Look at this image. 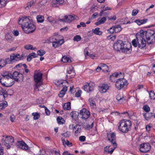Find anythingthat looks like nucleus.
Returning a JSON list of instances; mask_svg holds the SVG:
<instances>
[{"label":"nucleus","mask_w":155,"mask_h":155,"mask_svg":"<svg viewBox=\"0 0 155 155\" xmlns=\"http://www.w3.org/2000/svg\"><path fill=\"white\" fill-rule=\"evenodd\" d=\"M86 137L84 136H81L79 137V140L82 142H84L85 140Z\"/></svg>","instance_id":"60"},{"label":"nucleus","mask_w":155,"mask_h":155,"mask_svg":"<svg viewBox=\"0 0 155 155\" xmlns=\"http://www.w3.org/2000/svg\"><path fill=\"white\" fill-rule=\"evenodd\" d=\"M111 10V8L110 7H106L105 8H104L100 12V13H99V15L100 16H103V14L104 12L105 11L108 10Z\"/></svg>","instance_id":"39"},{"label":"nucleus","mask_w":155,"mask_h":155,"mask_svg":"<svg viewBox=\"0 0 155 155\" xmlns=\"http://www.w3.org/2000/svg\"><path fill=\"white\" fill-rule=\"evenodd\" d=\"M89 101L90 102L91 106L93 108H95L96 107V105L94 101L92 99H89Z\"/></svg>","instance_id":"38"},{"label":"nucleus","mask_w":155,"mask_h":155,"mask_svg":"<svg viewBox=\"0 0 155 155\" xmlns=\"http://www.w3.org/2000/svg\"><path fill=\"white\" fill-rule=\"evenodd\" d=\"M128 84L127 80L124 78L119 79L116 81L115 87L118 90L124 88L127 86Z\"/></svg>","instance_id":"7"},{"label":"nucleus","mask_w":155,"mask_h":155,"mask_svg":"<svg viewBox=\"0 0 155 155\" xmlns=\"http://www.w3.org/2000/svg\"><path fill=\"white\" fill-rule=\"evenodd\" d=\"M79 114L81 119L86 120L90 116L89 111L86 108H83L80 111Z\"/></svg>","instance_id":"8"},{"label":"nucleus","mask_w":155,"mask_h":155,"mask_svg":"<svg viewBox=\"0 0 155 155\" xmlns=\"http://www.w3.org/2000/svg\"><path fill=\"white\" fill-rule=\"evenodd\" d=\"M18 23L21 25L23 30L26 33H32L36 29V26L33 23L32 20L26 16L19 20Z\"/></svg>","instance_id":"2"},{"label":"nucleus","mask_w":155,"mask_h":155,"mask_svg":"<svg viewBox=\"0 0 155 155\" xmlns=\"http://www.w3.org/2000/svg\"><path fill=\"white\" fill-rule=\"evenodd\" d=\"M100 28H95L94 29H93L92 30V32L91 31H89V33H91V34H92V33H94V34L98 35H102V32L100 31Z\"/></svg>","instance_id":"22"},{"label":"nucleus","mask_w":155,"mask_h":155,"mask_svg":"<svg viewBox=\"0 0 155 155\" xmlns=\"http://www.w3.org/2000/svg\"><path fill=\"white\" fill-rule=\"evenodd\" d=\"M138 12V10H136L135 9H134L133 11L132 15L133 16H135L137 14Z\"/></svg>","instance_id":"62"},{"label":"nucleus","mask_w":155,"mask_h":155,"mask_svg":"<svg viewBox=\"0 0 155 155\" xmlns=\"http://www.w3.org/2000/svg\"><path fill=\"white\" fill-rule=\"evenodd\" d=\"M67 90V87L64 86L63 89L61 91L60 93L59 94V96L60 97H62L65 94L66 91Z\"/></svg>","instance_id":"24"},{"label":"nucleus","mask_w":155,"mask_h":155,"mask_svg":"<svg viewBox=\"0 0 155 155\" xmlns=\"http://www.w3.org/2000/svg\"><path fill=\"white\" fill-rule=\"evenodd\" d=\"M43 74L42 73L38 72L37 71H35L34 78L35 82L36 83L35 84V90L39 91L38 87L39 86L38 85V83L41 82Z\"/></svg>","instance_id":"6"},{"label":"nucleus","mask_w":155,"mask_h":155,"mask_svg":"<svg viewBox=\"0 0 155 155\" xmlns=\"http://www.w3.org/2000/svg\"><path fill=\"white\" fill-rule=\"evenodd\" d=\"M1 141L7 149L10 147V145H12L14 142V139L12 136H8L5 134L1 136Z\"/></svg>","instance_id":"5"},{"label":"nucleus","mask_w":155,"mask_h":155,"mask_svg":"<svg viewBox=\"0 0 155 155\" xmlns=\"http://www.w3.org/2000/svg\"><path fill=\"white\" fill-rule=\"evenodd\" d=\"M11 63V60L9 58H6L5 59L1 60V67L5 66L6 64Z\"/></svg>","instance_id":"19"},{"label":"nucleus","mask_w":155,"mask_h":155,"mask_svg":"<svg viewBox=\"0 0 155 155\" xmlns=\"http://www.w3.org/2000/svg\"><path fill=\"white\" fill-rule=\"evenodd\" d=\"M57 120L58 123L60 124H63L65 122L64 119L61 117H58L57 118Z\"/></svg>","instance_id":"42"},{"label":"nucleus","mask_w":155,"mask_h":155,"mask_svg":"<svg viewBox=\"0 0 155 155\" xmlns=\"http://www.w3.org/2000/svg\"><path fill=\"white\" fill-rule=\"evenodd\" d=\"M7 2V0H1V5L2 7L5 6Z\"/></svg>","instance_id":"48"},{"label":"nucleus","mask_w":155,"mask_h":155,"mask_svg":"<svg viewBox=\"0 0 155 155\" xmlns=\"http://www.w3.org/2000/svg\"><path fill=\"white\" fill-rule=\"evenodd\" d=\"M153 33V31L148 30L147 31H143L141 30L136 34V38L138 44V47L142 49L146 45L145 37L147 42L148 45H150L153 42V38H154Z\"/></svg>","instance_id":"1"},{"label":"nucleus","mask_w":155,"mask_h":155,"mask_svg":"<svg viewBox=\"0 0 155 155\" xmlns=\"http://www.w3.org/2000/svg\"><path fill=\"white\" fill-rule=\"evenodd\" d=\"M123 44L122 41L120 40H118L117 42L114 43L113 45L114 48L116 50L118 51L121 50Z\"/></svg>","instance_id":"13"},{"label":"nucleus","mask_w":155,"mask_h":155,"mask_svg":"<svg viewBox=\"0 0 155 155\" xmlns=\"http://www.w3.org/2000/svg\"><path fill=\"white\" fill-rule=\"evenodd\" d=\"M58 38L55 35H54L53 36H52L50 37L49 38V41L50 43H52L54 41H55L58 39Z\"/></svg>","instance_id":"40"},{"label":"nucleus","mask_w":155,"mask_h":155,"mask_svg":"<svg viewBox=\"0 0 155 155\" xmlns=\"http://www.w3.org/2000/svg\"><path fill=\"white\" fill-rule=\"evenodd\" d=\"M8 103L6 101H3L2 103H1V107H2L1 109L2 110L4 109L8 106Z\"/></svg>","instance_id":"43"},{"label":"nucleus","mask_w":155,"mask_h":155,"mask_svg":"<svg viewBox=\"0 0 155 155\" xmlns=\"http://www.w3.org/2000/svg\"><path fill=\"white\" fill-rule=\"evenodd\" d=\"M60 38L53 42L52 45L54 48H56L61 46L64 42L63 38L62 36H59Z\"/></svg>","instance_id":"11"},{"label":"nucleus","mask_w":155,"mask_h":155,"mask_svg":"<svg viewBox=\"0 0 155 155\" xmlns=\"http://www.w3.org/2000/svg\"><path fill=\"white\" fill-rule=\"evenodd\" d=\"M101 67L102 70L104 71L108 72V66L104 64H101L99 65Z\"/></svg>","instance_id":"34"},{"label":"nucleus","mask_w":155,"mask_h":155,"mask_svg":"<svg viewBox=\"0 0 155 155\" xmlns=\"http://www.w3.org/2000/svg\"><path fill=\"white\" fill-rule=\"evenodd\" d=\"M83 89H84L85 91L88 92L93 90L94 87L92 84L90 83L89 84L87 83L83 87Z\"/></svg>","instance_id":"16"},{"label":"nucleus","mask_w":155,"mask_h":155,"mask_svg":"<svg viewBox=\"0 0 155 155\" xmlns=\"http://www.w3.org/2000/svg\"><path fill=\"white\" fill-rule=\"evenodd\" d=\"M61 61L65 63H70L71 62V60L68 57L66 56H64L62 58Z\"/></svg>","instance_id":"37"},{"label":"nucleus","mask_w":155,"mask_h":155,"mask_svg":"<svg viewBox=\"0 0 155 155\" xmlns=\"http://www.w3.org/2000/svg\"><path fill=\"white\" fill-rule=\"evenodd\" d=\"M114 28L113 26L112 27L110 28L109 30H108V32H109L110 34H113L114 32H115V31H114Z\"/></svg>","instance_id":"54"},{"label":"nucleus","mask_w":155,"mask_h":155,"mask_svg":"<svg viewBox=\"0 0 155 155\" xmlns=\"http://www.w3.org/2000/svg\"><path fill=\"white\" fill-rule=\"evenodd\" d=\"M93 123H92L91 125H87L85 127V128L87 129L92 128L93 127Z\"/></svg>","instance_id":"61"},{"label":"nucleus","mask_w":155,"mask_h":155,"mask_svg":"<svg viewBox=\"0 0 155 155\" xmlns=\"http://www.w3.org/2000/svg\"><path fill=\"white\" fill-rule=\"evenodd\" d=\"M25 48L27 50L31 49L32 50H35L36 48H33L32 46L31 45H28L25 46Z\"/></svg>","instance_id":"41"},{"label":"nucleus","mask_w":155,"mask_h":155,"mask_svg":"<svg viewBox=\"0 0 155 155\" xmlns=\"http://www.w3.org/2000/svg\"><path fill=\"white\" fill-rule=\"evenodd\" d=\"M131 45L130 44L127 45L123 44L122 48L121 49L123 52L127 54H128L130 53V49L129 48Z\"/></svg>","instance_id":"17"},{"label":"nucleus","mask_w":155,"mask_h":155,"mask_svg":"<svg viewBox=\"0 0 155 155\" xmlns=\"http://www.w3.org/2000/svg\"><path fill=\"white\" fill-rule=\"evenodd\" d=\"M13 33V34L16 36H18L19 34V32L17 30L14 31Z\"/></svg>","instance_id":"64"},{"label":"nucleus","mask_w":155,"mask_h":155,"mask_svg":"<svg viewBox=\"0 0 155 155\" xmlns=\"http://www.w3.org/2000/svg\"><path fill=\"white\" fill-rule=\"evenodd\" d=\"M107 136L108 140L112 144L115 145V143H117L116 134L114 133H107Z\"/></svg>","instance_id":"9"},{"label":"nucleus","mask_w":155,"mask_h":155,"mask_svg":"<svg viewBox=\"0 0 155 155\" xmlns=\"http://www.w3.org/2000/svg\"><path fill=\"white\" fill-rule=\"evenodd\" d=\"M65 22L70 23L74 19V16L72 15H66L64 16Z\"/></svg>","instance_id":"20"},{"label":"nucleus","mask_w":155,"mask_h":155,"mask_svg":"<svg viewBox=\"0 0 155 155\" xmlns=\"http://www.w3.org/2000/svg\"><path fill=\"white\" fill-rule=\"evenodd\" d=\"M25 56H23V55L21 56L19 54H13L10 55V60L11 62L13 61H17L21 60L22 58H25Z\"/></svg>","instance_id":"12"},{"label":"nucleus","mask_w":155,"mask_h":155,"mask_svg":"<svg viewBox=\"0 0 155 155\" xmlns=\"http://www.w3.org/2000/svg\"><path fill=\"white\" fill-rule=\"evenodd\" d=\"M75 130V134H78L81 133V126L78 124H77L74 126V130Z\"/></svg>","instance_id":"21"},{"label":"nucleus","mask_w":155,"mask_h":155,"mask_svg":"<svg viewBox=\"0 0 155 155\" xmlns=\"http://www.w3.org/2000/svg\"><path fill=\"white\" fill-rule=\"evenodd\" d=\"M127 113L128 115V116L129 117H131V116H132V115H134V112H133V111H129L128 112H124V114H125V113Z\"/></svg>","instance_id":"57"},{"label":"nucleus","mask_w":155,"mask_h":155,"mask_svg":"<svg viewBox=\"0 0 155 155\" xmlns=\"http://www.w3.org/2000/svg\"><path fill=\"white\" fill-rule=\"evenodd\" d=\"M122 73H115L113 74L112 75H110V79L111 82H115L116 80V78L118 76H120V74H121Z\"/></svg>","instance_id":"18"},{"label":"nucleus","mask_w":155,"mask_h":155,"mask_svg":"<svg viewBox=\"0 0 155 155\" xmlns=\"http://www.w3.org/2000/svg\"><path fill=\"white\" fill-rule=\"evenodd\" d=\"M48 21L51 24L52 23H56V21L54 18L51 16H48L47 18Z\"/></svg>","instance_id":"30"},{"label":"nucleus","mask_w":155,"mask_h":155,"mask_svg":"<svg viewBox=\"0 0 155 155\" xmlns=\"http://www.w3.org/2000/svg\"><path fill=\"white\" fill-rule=\"evenodd\" d=\"M32 115L34 116L33 118L35 120H36L38 119L40 117L39 114L37 112L32 113Z\"/></svg>","instance_id":"45"},{"label":"nucleus","mask_w":155,"mask_h":155,"mask_svg":"<svg viewBox=\"0 0 155 155\" xmlns=\"http://www.w3.org/2000/svg\"><path fill=\"white\" fill-rule=\"evenodd\" d=\"M131 124L130 120H124L120 122L118 128L120 131L124 133H127L129 130Z\"/></svg>","instance_id":"4"},{"label":"nucleus","mask_w":155,"mask_h":155,"mask_svg":"<svg viewBox=\"0 0 155 155\" xmlns=\"http://www.w3.org/2000/svg\"><path fill=\"white\" fill-rule=\"evenodd\" d=\"M29 54L33 58H37L38 57V55L37 54L34 52H32L30 54Z\"/></svg>","instance_id":"59"},{"label":"nucleus","mask_w":155,"mask_h":155,"mask_svg":"<svg viewBox=\"0 0 155 155\" xmlns=\"http://www.w3.org/2000/svg\"><path fill=\"white\" fill-rule=\"evenodd\" d=\"M114 31L115 33H117L120 31L122 29L121 26L120 25H116L114 26Z\"/></svg>","instance_id":"35"},{"label":"nucleus","mask_w":155,"mask_h":155,"mask_svg":"<svg viewBox=\"0 0 155 155\" xmlns=\"http://www.w3.org/2000/svg\"><path fill=\"white\" fill-rule=\"evenodd\" d=\"M64 110H69L71 109V103L69 102L64 104L63 106Z\"/></svg>","instance_id":"29"},{"label":"nucleus","mask_w":155,"mask_h":155,"mask_svg":"<svg viewBox=\"0 0 155 155\" xmlns=\"http://www.w3.org/2000/svg\"><path fill=\"white\" fill-rule=\"evenodd\" d=\"M5 39L6 41H11L14 40V38L8 33L5 35Z\"/></svg>","instance_id":"27"},{"label":"nucleus","mask_w":155,"mask_h":155,"mask_svg":"<svg viewBox=\"0 0 155 155\" xmlns=\"http://www.w3.org/2000/svg\"><path fill=\"white\" fill-rule=\"evenodd\" d=\"M149 96L151 99H154L155 98V94L153 91H151L149 93Z\"/></svg>","instance_id":"46"},{"label":"nucleus","mask_w":155,"mask_h":155,"mask_svg":"<svg viewBox=\"0 0 155 155\" xmlns=\"http://www.w3.org/2000/svg\"><path fill=\"white\" fill-rule=\"evenodd\" d=\"M112 145L113 146V147L111 149V150H108V153L112 154L114 150L117 147V143H115V145L114 144H112Z\"/></svg>","instance_id":"47"},{"label":"nucleus","mask_w":155,"mask_h":155,"mask_svg":"<svg viewBox=\"0 0 155 155\" xmlns=\"http://www.w3.org/2000/svg\"><path fill=\"white\" fill-rule=\"evenodd\" d=\"M36 0H32L31 2L27 3V7L30 8L33 6L35 4Z\"/></svg>","instance_id":"44"},{"label":"nucleus","mask_w":155,"mask_h":155,"mask_svg":"<svg viewBox=\"0 0 155 155\" xmlns=\"http://www.w3.org/2000/svg\"><path fill=\"white\" fill-rule=\"evenodd\" d=\"M138 99H136L135 97L134 96L131 97L130 98L128 101H129L132 104H134L137 101Z\"/></svg>","instance_id":"33"},{"label":"nucleus","mask_w":155,"mask_h":155,"mask_svg":"<svg viewBox=\"0 0 155 155\" xmlns=\"http://www.w3.org/2000/svg\"><path fill=\"white\" fill-rule=\"evenodd\" d=\"M1 84H2L4 87H9L11 86L14 84V83L13 82L10 85L6 84L4 83H2V81H1Z\"/></svg>","instance_id":"58"},{"label":"nucleus","mask_w":155,"mask_h":155,"mask_svg":"<svg viewBox=\"0 0 155 155\" xmlns=\"http://www.w3.org/2000/svg\"><path fill=\"white\" fill-rule=\"evenodd\" d=\"M36 18L37 22L38 23H42L44 21V17L41 15H37Z\"/></svg>","instance_id":"28"},{"label":"nucleus","mask_w":155,"mask_h":155,"mask_svg":"<svg viewBox=\"0 0 155 155\" xmlns=\"http://www.w3.org/2000/svg\"><path fill=\"white\" fill-rule=\"evenodd\" d=\"M43 107H44L45 108V113L47 115H49L50 114V110L47 108L44 105L43 106Z\"/></svg>","instance_id":"56"},{"label":"nucleus","mask_w":155,"mask_h":155,"mask_svg":"<svg viewBox=\"0 0 155 155\" xmlns=\"http://www.w3.org/2000/svg\"><path fill=\"white\" fill-rule=\"evenodd\" d=\"M18 147L23 150H28V146L23 141H18L17 143Z\"/></svg>","instance_id":"14"},{"label":"nucleus","mask_w":155,"mask_h":155,"mask_svg":"<svg viewBox=\"0 0 155 155\" xmlns=\"http://www.w3.org/2000/svg\"><path fill=\"white\" fill-rule=\"evenodd\" d=\"M143 115L145 119L147 120L150 119L153 116L152 113H147L144 114Z\"/></svg>","instance_id":"25"},{"label":"nucleus","mask_w":155,"mask_h":155,"mask_svg":"<svg viewBox=\"0 0 155 155\" xmlns=\"http://www.w3.org/2000/svg\"><path fill=\"white\" fill-rule=\"evenodd\" d=\"M62 143L63 144L64 146H65L66 145H68V146H71L72 145V144L71 143H70L69 141L66 140V141L64 140V139L62 138Z\"/></svg>","instance_id":"31"},{"label":"nucleus","mask_w":155,"mask_h":155,"mask_svg":"<svg viewBox=\"0 0 155 155\" xmlns=\"http://www.w3.org/2000/svg\"><path fill=\"white\" fill-rule=\"evenodd\" d=\"M143 108V110L147 112H149L150 110L149 107L147 105H145L144 106Z\"/></svg>","instance_id":"53"},{"label":"nucleus","mask_w":155,"mask_h":155,"mask_svg":"<svg viewBox=\"0 0 155 155\" xmlns=\"http://www.w3.org/2000/svg\"><path fill=\"white\" fill-rule=\"evenodd\" d=\"M81 90H79L78 91V92L76 93H75V96L77 97H79L81 94Z\"/></svg>","instance_id":"63"},{"label":"nucleus","mask_w":155,"mask_h":155,"mask_svg":"<svg viewBox=\"0 0 155 155\" xmlns=\"http://www.w3.org/2000/svg\"><path fill=\"white\" fill-rule=\"evenodd\" d=\"M100 90L101 91V92L104 93L107 92V91L109 89V86L106 84H101L98 86Z\"/></svg>","instance_id":"15"},{"label":"nucleus","mask_w":155,"mask_h":155,"mask_svg":"<svg viewBox=\"0 0 155 155\" xmlns=\"http://www.w3.org/2000/svg\"><path fill=\"white\" fill-rule=\"evenodd\" d=\"M106 20V17H104L101 18L98 21L96 22L95 23V24L97 25H98L101 24H103L105 22Z\"/></svg>","instance_id":"26"},{"label":"nucleus","mask_w":155,"mask_h":155,"mask_svg":"<svg viewBox=\"0 0 155 155\" xmlns=\"http://www.w3.org/2000/svg\"><path fill=\"white\" fill-rule=\"evenodd\" d=\"M150 148V146L149 143H145L140 145V150L141 152L145 153L148 151Z\"/></svg>","instance_id":"10"},{"label":"nucleus","mask_w":155,"mask_h":155,"mask_svg":"<svg viewBox=\"0 0 155 155\" xmlns=\"http://www.w3.org/2000/svg\"><path fill=\"white\" fill-rule=\"evenodd\" d=\"M2 90H1V93H2V94H1V97H2L5 99V98H6L8 96V94L7 91L6 90H3L2 88H1Z\"/></svg>","instance_id":"32"},{"label":"nucleus","mask_w":155,"mask_h":155,"mask_svg":"<svg viewBox=\"0 0 155 155\" xmlns=\"http://www.w3.org/2000/svg\"><path fill=\"white\" fill-rule=\"evenodd\" d=\"M67 73L68 74H72L73 75L74 74L75 72L72 67H71L68 68L67 69Z\"/></svg>","instance_id":"36"},{"label":"nucleus","mask_w":155,"mask_h":155,"mask_svg":"<svg viewBox=\"0 0 155 155\" xmlns=\"http://www.w3.org/2000/svg\"><path fill=\"white\" fill-rule=\"evenodd\" d=\"M147 19H145L143 20L137 19L135 21V22L139 25L143 24L147 22Z\"/></svg>","instance_id":"23"},{"label":"nucleus","mask_w":155,"mask_h":155,"mask_svg":"<svg viewBox=\"0 0 155 155\" xmlns=\"http://www.w3.org/2000/svg\"><path fill=\"white\" fill-rule=\"evenodd\" d=\"M45 54V51L43 50H39L37 51V55L40 56L43 55Z\"/></svg>","instance_id":"50"},{"label":"nucleus","mask_w":155,"mask_h":155,"mask_svg":"<svg viewBox=\"0 0 155 155\" xmlns=\"http://www.w3.org/2000/svg\"><path fill=\"white\" fill-rule=\"evenodd\" d=\"M81 39V38L80 35H77L74 37L73 40L74 41H80Z\"/></svg>","instance_id":"49"},{"label":"nucleus","mask_w":155,"mask_h":155,"mask_svg":"<svg viewBox=\"0 0 155 155\" xmlns=\"http://www.w3.org/2000/svg\"><path fill=\"white\" fill-rule=\"evenodd\" d=\"M62 135L66 138L68 137L71 136V133L69 131H67L65 133L62 134Z\"/></svg>","instance_id":"51"},{"label":"nucleus","mask_w":155,"mask_h":155,"mask_svg":"<svg viewBox=\"0 0 155 155\" xmlns=\"http://www.w3.org/2000/svg\"><path fill=\"white\" fill-rule=\"evenodd\" d=\"M132 44L133 46L135 47H137L138 45V42L137 41H137L136 39H134L132 41Z\"/></svg>","instance_id":"52"},{"label":"nucleus","mask_w":155,"mask_h":155,"mask_svg":"<svg viewBox=\"0 0 155 155\" xmlns=\"http://www.w3.org/2000/svg\"><path fill=\"white\" fill-rule=\"evenodd\" d=\"M2 77L1 78V81L3 79H8L9 78L13 79L17 82L19 81V79H21L23 78V75L21 74L18 73L17 71L14 72L13 74L9 73L6 71L4 72L2 74Z\"/></svg>","instance_id":"3"},{"label":"nucleus","mask_w":155,"mask_h":155,"mask_svg":"<svg viewBox=\"0 0 155 155\" xmlns=\"http://www.w3.org/2000/svg\"><path fill=\"white\" fill-rule=\"evenodd\" d=\"M116 99L119 101H120L121 100H122V101L124 100V98L123 97H120L119 95H117L116 96Z\"/></svg>","instance_id":"55"}]
</instances>
